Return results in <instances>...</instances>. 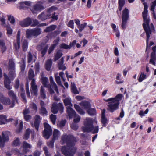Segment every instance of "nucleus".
I'll return each mask as SVG.
<instances>
[{
	"label": "nucleus",
	"mask_w": 156,
	"mask_h": 156,
	"mask_svg": "<svg viewBox=\"0 0 156 156\" xmlns=\"http://www.w3.org/2000/svg\"><path fill=\"white\" fill-rule=\"evenodd\" d=\"M40 96L43 99H44L46 98V95L44 92V89L42 86H41L40 90Z\"/></svg>",
	"instance_id": "nucleus-48"
},
{
	"label": "nucleus",
	"mask_w": 156,
	"mask_h": 156,
	"mask_svg": "<svg viewBox=\"0 0 156 156\" xmlns=\"http://www.w3.org/2000/svg\"><path fill=\"white\" fill-rule=\"evenodd\" d=\"M55 140L52 139L51 141L47 143V146L50 148H53L54 147V143Z\"/></svg>",
	"instance_id": "nucleus-60"
},
{
	"label": "nucleus",
	"mask_w": 156,
	"mask_h": 156,
	"mask_svg": "<svg viewBox=\"0 0 156 156\" xmlns=\"http://www.w3.org/2000/svg\"><path fill=\"white\" fill-rule=\"evenodd\" d=\"M20 80L18 78L16 79L15 81V83L14 85V88L16 90H17L20 86Z\"/></svg>",
	"instance_id": "nucleus-45"
},
{
	"label": "nucleus",
	"mask_w": 156,
	"mask_h": 156,
	"mask_svg": "<svg viewBox=\"0 0 156 156\" xmlns=\"http://www.w3.org/2000/svg\"><path fill=\"white\" fill-rule=\"evenodd\" d=\"M41 32L39 28L28 29L26 31V37L29 39H31L33 37H36L41 34Z\"/></svg>",
	"instance_id": "nucleus-4"
},
{
	"label": "nucleus",
	"mask_w": 156,
	"mask_h": 156,
	"mask_svg": "<svg viewBox=\"0 0 156 156\" xmlns=\"http://www.w3.org/2000/svg\"><path fill=\"white\" fill-rule=\"evenodd\" d=\"M33 55L31 52H28L27 55V62L28 63H30L33 60Z\"/></svg>",
	"instance_id": "nucleus-58"
},
{
	"label": "nucleus",
	"mask_w": 156,
	"mask_h": 156,
	"mask_svg": "<svg viewBox=\"0 0 156 156\" xmlns=\"http://www.w3.org/2000/svg\"><path fill=\"white\" fill-rule=\"evenodd\" d=\"M78 140L73 135H69V156H73L76 151L75 147Z\"/></svg>",
	"instance_id": "nucleus-2"
},
{
	"label": "nucleus",
	"mask_w": 156,
	"mask_h": 156,
	"mask_svg": "<svg viewBox=\"0 0 156 156\" xmlns=\"http://www.w3.org/2000/svg\"><path fill=\"white\" fill-rule=\"evenodd\" d=\"M52 112L54 114H57L59 112L61 114L64 111V107L62 103L55 102L52 104L51 109Z\"/></svg>",
	"instance_id": "nucleus-7"
},
{
	"label": "nucleus",
	"mask_w": 156,
	"mask_h": 156,
	"mask_svg": "<svg viewBox=\"0 0 156 156\" xmlns=\"http://www.w3.org/2000/svg\"><path fill=\"white\" fill-rule=\"evenodd\" d=\"M32 89L31 90V93L32 94H33L34 95L37 96V86H32Z\"/></svg>",
	"instance_id": "nucleus-38"
},
{
	"label": "nucleus",
	"mask_w": 156,
	"mask_h": 156,
	"mask_svg": "<svg viewBox=\"0 0 156 156\" xmlns=\"http://www.w3.org/2000/svg\"><path fill=\"white\" fill-rule=\"evenodd\" d=\"M66 123V120H62L59 122L57 123V125L59 127L62 128L65 126Z\"/></svg>",
	"instance_id": "nucleus-55"
},
{
	"label": "nucleus",
	"mask_w": 156,
	"mask_h": 156,
	"mask_svg": "<svg viewBox=\"0 0 156 156\" xmlns=\"http://www.w3.org/2000/svg\"><path fill=\"white\" fill-rule=\"evenodd\" d=\"M20 145V142L19 138H16L12 143L11 145L13 147H19Z\"/></svg>",
	"instance_id": "nucleus-37"
},
{
	"label": "nucleus",
	"mask_w": 156,
	"mask_h": 156,
	"mask_svg": "<svg viewBox=\"0 0 156 156\" xmlns=\"http://www.w3.org/2000/svg\"><path fill=\"white\" fill-rule=\"evenodd\" d=\"M0 48L2 53L6 50L7 48L5 45V43L3 40H0Z\"/></svg>",
	"instance_id": "nucleus-25"
},
{
	"label": "nucleus",
	"mask_w": 156,
	"mask_h": 156,
	"mask_svg": "<svg viewBox=\"0 0 156 156\" xmlns=\"http://www.w3.org/2000/svg\"><path fill=\"white\" fill-rule=\"evenodd\" d=\"M41 82L42 84L44 86H46L48 82V78L46 77H42L41 78Z\"/></svg>",
	"instance_id": "nucleus-54"
},
{
	"label": "nucleus",
	"mask_w": 156,
	"mask_h": 156,
	"mask_svg": "<svg viewBox=\"0 0 156 156\" xmlns=\"http://www.w3.org/2000/svg\"><path fill=\"white\" fill-rule=\"evenodd\" d=\"M143 4L144 5V10L142 12V15L143 21L144 23L143 24V26L147 35L146 42L147 48L150 35L151 34L152 31H155V28L152 23H151L150 25H149L150 20L149 18L147 17L148 6L147 3L144 2L143 3Z\"/></svg>",
	"instance_id": "nucleus-1"
},
{
	"label": "nucleus",
	"mask_w": 156,
	"mask_h": 156,
	"mask_svg": "<svg viewBox=\"0 0 156 156\" xmlns=\"http://www.w3.org/2000/svg\"><path fill=\"white\" fill-rule=\"evenodd\" d=\"M8 71L15 70V65L13 60L12 59L9 60L8 63Z\"/></svg>",
	"instance_id": "nucleus-21"
},
{
	"label": "nucleus",
	"mask_w": 156,
	"mask_h": 156,
	"mask_svg": "<svg viewBox=\"0 0 156 156\" xmlns=\"http://www.w3.org/2000/svg\"><path fill=\"white\" fill-rule=\"evenodd\" d=\"M74 107L77 112L81 115H83L85 114L84 111L78 105L75 104Z\"/></svg>",
	"instance_id": "nucleus-32"
},
{
	"label": "nucleus",
	"mask_w": 156,
	"mask_h": 156,
	"mask_svg": "<svg viewBox=\"0 0 156 156\" xmlns=\"http://www.w3.org/2000/svg\"><path fill=\"white\" fill-rule=\"evenodd\" d=\"M50 118L53 124H55L56 119V115L51 114L50 115Z\"/></svg>",
	"instance_id": "nucleus-53"
},
{
	"label": "nucleus",
	"mask_w": 156,
	"mask_h": 156,
	"mask_svg": "<svg viewBox=\"0 0 156 156\" xmlns=\"http://www.w3.org/2000/svg\"><path fill=\"white\" fill-rule=\"evenodd\" d=\"M34 70L31 68H30L28 72V77L29 80H31L34 76Z\"/></svg>",
	"instance_id": "nucleus-36"
},
{
	"label": "nucleus",
	"mask_w": 156,
	"mask_h": 156,
	"mask_svg": "<svg viewBox=\"0 0 156 156\" xmlns=\"http://www.w3.org/2000/svg\"><path fill=\"white\" fill-rule=\"evenodd\" d=\"M87 112L90 115H95L96 111L95 109L90 108L87 111Z\"/></svg>",
	"instance_id": "nucleus-56"
},
{
	"label": "nucleus",
	"mask_w": 156,
	"mask_h": 156,
	"mask_svg": "<svg viewBox=\"0 0 156 156\" xmlns=\"http://www.w3.org/2000/svg\"><path fill=\"white\" fill-rule=\"evenodd\" d=\"M122 20H128L129 17V11L125 8L122 11Z\"/></svg>",
	"instance_id": "nucleus-19"
},
{
	"label": "nucleus",
	"mask_w": 156,
	"mask_h": 156,
	"mask_svg": "<svg viewBox=\"0 0 156 156\" xmlns=\"http://www.w3.org/2000/svg\"><path fill=\"white\" fill-rule=\"evenodd\" d=\"M14 151L15 154L17 156H22L23 155L26 154H25V153L23 151L21 152L20 150L17 148H16L14 150Z\"/></svg>",
	"instance_id": "nucleus-52"
},
{
	"label": "nucleus",
	"mask_w": 156,
	"mask_h": 156,
	"mask_svg": "<svg viewBox=\"0 0 156 156\" xmlns=\"http://www.w3.org/2000/svg\"><path fill=\"white\" fill-rule=\"evenodd\" d=\"M7 30V34L8 35H11L12 34L13 30L11 28L9 25H7L6 27Z\"/></svg>",
	"instance_id": "nucleus-57"
},
{
	"label": "nucleus",
	"mask_w": 156,
	"mask_h": 156,
	"mask_svg": "<svg viewBox=\"0 0 156 156\" xmlns=\"http://www.w3.org/2000/svg\"><path fill=\"white\" fill-rule=\"evenodd\" d=\"M60 143L62 145H64L65 144L66 145H68V135L66 134H64L61 137Z\"/></svg>",
	"instance_id": "nucleus-20"
},
{
	"label": "nucleus",
	"mask_w": 156,
	"mask_h": 156,
	"mask_svg": "<svg viewBox=\"0 0 156 156\" xmlns=\"http://www.w3.org/2000/svg\"><path fill=\"white\" fill-rule=\"evenodd\" d=\"M63 102L64 105L66 106H67L66 107V112L67 113L66 117L68 118V98H67L63 100Z\"/></svg>",
	"instance_id": "nucleus-46"
},
{
	"label": "nucleus",
	"mask_w": 156,
	"mask_h": 156,
	"mask_svg": "<svg viewBox=\"0 0 156 156\" xmlns=\"http://www.w3.org/2000/svg\"><path fill=\"white\" fill-rule=\"evenodd\" d=\"M62 154L65 156H68V145L62 146L61 149Z\"/></svg>",
	"instance_id": "nucleus-27"
},
{
	"label": "nucleus",
	"mask_w": 156,
	"mask_h": 156,
	"mask_svg": "<svg viewBox=\"0 0 156 156\" xmlns=\"http://www.w3.org/2000/svg\"><path fill=\"white\" fill-rule=\"evenodd\" d=\"M32 22L31 19L29 17H28L23 21H20V24L22 27H27L30 25Z\"/></svg>",
	"instance_id": "nucleus-14"
},
{
	"label": "nucleus",
	"mask_w": 156,
	"mask_h": 156,
	"mask_svg": "<svg viewBox=\"0 0 156 156\" xmlns=\"http://www.w3.org/2000/svg\"><path fill=\"white\" fill-rule=\"evenodd\" d=\"M146 75L144 74V73H141L138 79V81L139 82H142L144 79L146 78Z\"/></svg>",
	"instance_id": "nucleus-63"
},
{
	"label": "nucleus",
	"mask_w": 156,
	"mask_h": 156,
	"mask_svg": "<svg viewBox=\"0 0 156 156\" xmlns=\"http://www.w3.org/2000/svg\"><path fill=\"white\" fill-rule=\"evenodd\" d=\"M71 92L75 94H78L79 93V92L74 83H73L72 82H71Z\"/></svg>",
	"instance_id": "nucleus-29"
},
{
	"label": "nucleus",
	"mask_w": 156,
	"mask_h": 156,
	"mask_svg": "<svg viewBox=\"0 0 156 156\" xmlns=\"http://www.w3.org/2000/svg\"><path fill=\"white\" fill-rule=\"evenodd\" d=\"M156 60V55L154 52H152L151 55V59L149 63L154 66L156 65L155 61Z\"/></svg>",
	"instance_id": "nucleus-24"
},
{
	"label": "nucleus",
	"mask_w": 156,
	"mask_h": 156,
	"mask_svg": "<svg viewBox=\"0 0 156 156\" xmlns=\"http://www.w3.org/2000/svg\"><path fill=\"white\" fill-rule=\"evenodd\" d=\"M7 116L4 115H0V125L5 124L6 123Z\"/></svg>",
	"instance_id": "nucleus-28"
},
{
	"label": "nucleus",
	"mask_w": 156,
	"mask_h": 156,
	"mask_svg": "<svg viewBox=\"0 0 156 156\" xmlns=\"http://www.w3.org/2000/svg\"><path fill=\"white\" fill-rule=\"evenodd\" d=\"M44 129L42 132L43 136L45 139H48L52 134V129L50 126L46 122L44 123Z\"/></svg>",
	"instance_id": "nucleus-8"
},
{
	"label": "nucleus",
	"mask_w": 156,
	"mask_h": 156,
	"mask_svg": "<svg viewBox=\"0 0 156 156\" xmlns=\"http://www.w3.org/2000/svg\"><path fill=\"white\" fill-rule=\"evenodd\" d=\"M21 63L20 66L21 72H23L25 70L26 67V62L25 60L23 58L21 60Z\"/></svg>",
	"instance_id": "nucleus-39"
},
{
	"label": "nucleus",
	"mask_w": 156,
	"mask_h": 156,
	"mask_svg": "<svg viewBox=\"0 0 156 156\" xmlns=\"http://www.w3.org/2000/svg\"><path fill=\"white\" fill-rule=\"evenodd\" d=\"M62 55V53L60 51H58L57 52L54 57V61H56L58 60Z\"/></svg>",
	"instance_id": "nucleus-42"
},
{
	"label": "nucleus",
	"mask_w": 156,
	"mask_h": 156,
	"mask_svg": "<svg viewBox=\"0 0 156 156\" xmlns=\"http://www.w3.org/2000/svg\"><path fill=\"white\" fill-rule=\"evenodd\" d=\"M71 105V103L69 101V118H74L73 120L74 122L78 123L80 120V117L76 114L74 110L69 107L70 105Z\"/></svg>",
	"instance_id": "nucleus-10"
},
{
	"label": "nucleus",
	"mask_w": 156,
	"mask_h": 156,
	"mask_svg": "<svg viewBox=\"0 0 156 156\" xmlns=\"http://www.w3.org/2000/svg\"><path fill=\"white\" fill-rule=\"evenodd\" d=\"M55 77L56 82L58 85H61V81L60 78V76L58 75V74H55Z\"/></svg>",
	"instance_id": "nucleus-61"
},
{
	"label": "nucleus",
	"mask_w": 156,
	"mask_h": 156,
	"mask_svg": "<svg viewBox=\"0 0 156 156\" xmlns=\"http://www.w3.org/2000/svg\"><path fill=\"white\" fill-rule=\"evenodd\" d=\"M4 87L8 90H10L12 88V87L10 86L11 82V79L6 73H4Z\"/></svg>",
	"instance_id": "nucleus-12"
},
{
	"label": "nucleus",
	"mask_w": 156,
	"mask_h": 156,
	"mask_svg": "<svg viewBox=\"0 0 156 156\" xmlns=\"http://www.w3.org/2000/svg\"><path fill=\"white\" fill-rule=\"evenodd\" d=\"M50 82L53 88H54V90L57 92H58V87L54 81L53 77L52 76H50L49 77Z\"/></svg>",
	"instance_id": "nucleus-33"
},
{
	"label": "nucleus",
	"mask_w": 156,
	"mask_h": 156,
	"mask_svg": "<svg viewBox=\"0 0 156 156\" xmlns=\"http://www.w3.org/2000/svg\"><path fill=\"white\" fill-rule=\"evenodd\" d=\"M32 133V131L30 129H27L23 136V138L25 140H28L30 138V133Z\"/></svg>",
	"instance_id": "nucleus-22"
},
{
	"label": "nucleus",
	"mask_w": 156,
	"mask_h": 156,
	"mask_svg": "<svg viewBox=\"0 0 156 156\" xmlns=\"http://www.w3.org/2000/svg\"><path fill=\"white\" fill-rule=\"evenodd\" d=\"M48 111L45 107L41 108L40 109L39 113L44 116L48 115Z\"/></svg>",
	"instance_id": "nucleus-40"
},
{
	"label": "nucleus",
	"mask_w": 156,
	"mask_h": 156,
	"mask_svg": "<svg viewBox=\"0 0 156 156\" xmlns=\"http://www.w3.org/2000/svg\"><path fill=\"white\" fill-rule=\"evenodd\" d=\"M10 132L9 131H3L0 135V148H3L5 145V143L9 140V135Z\"/></svg>",
	"instance_id": "nucleus-6"
},
{
	"label": "nucleus",
	"mask_w": 156,
	"mask_h": 156,
	"mask_svg": "<svg viewBox=\"0 0 156 156\" xmlns=\"http://www.w3.org/2000/svg\"><path fill=\"white\" fill-rule=\"evenodd\" d=\"M123 96L122 94H119L117 95L115 98H111L115 101H117L119 102V101L122 99Z\"/></svg>",
	"instance_id": "nucleus-47"
},
{
	"label": "nucleus",
	"mask_w": 156,
	"mask_h": 156,
	"mask_svg": "<svg viewBox=\"0 0 156 156\" xmlns=\"http://www.w3.org/2000/svg\"><path fill=\"white\" fill-rule=\"evenodd\" d=\"M52 8V7H51V8L49 9V10H48V11H44L40 14L38 16V19L42 21H44L48 18L51 17L50 16L51 14L50 13V11Z\"/></svg>",
	"instance_id": "nucleus-11"
},
{
	"label": "nucleus",
	"mask_w": 156,
	"mask_h": 156,
	"mask_svg": "<svg viewBox=\"0 0 156 156\" xmlns=\"http://www.w3.org/2000/svg\"><path fill=\"white\" fill-rule=\"evenodd\" d=\"M43 3L41 2H38L37 3L34 5L30 9L31 11L33 14H37L45 9L43 5Z\"/></svg>",
	"instance_id": "nucleus-9"
},
{
	"label": "nucleus",
	"mask_w": 156,
	"mask_h": 156,
	"mask_svg": "<svg viewBox=\"0 0 156 156\" xmlns=\"http://www.w3.org/2000/svg\"><path fill=\"white\" fill-rule=\"evenodd\" d=\"M21 32L20 30L18 31L16 37V42L14 43V47L15 50L17 51L20 48V35Z\"/></svg>",
	"instance_id": "nucleus-15"
},
{
	"label": "nucleus",
	"mask_w": 156,
	"mask_h": 156,
	"mask_svg": "<svg viewBox=\"0 0 156 156\" xmlns=\"http://www.w3.org/2000/svg\"><path fill=\"white\" fill-rule=\"evenodd\" d=\"M8 94L9 96L12 99V105L10 106L12 108L15 105L14 102L16 100V97L13 90H10L9 91H8Z\"/></svg>",
	"instance_id": "nucleus-18"
},
{
	"label": "nucleus",
	"mask_w": 156,
	"mask_h": 156,
	"mask_svg": "<svg viewBox=\"0 0 156 156\" xmlns=\"http://www.w3.org/2000/svg\"><path fill=\"white\" fill-rule=\"evenodd\" d=\"M48 48V46L47 45H46L42 49L41 53V57H43L45 55Z\"/></svg>",
	"instance_id": "nucleus-51"
},
{
	"label": "nucleus",
	"mask_w": 156,
	"mask_h": 156,
	"mask_svg": "<svg viewBox=\"0 0 156 156\" xmlns=\"http://www.w3.org/2000/svg\"><path fill=\"white\" fill-rule=\"evenodd\" d=\"M32 2L30 1H25L20 2V5L22 8L25 7L24 5L28 6H30L31 5Z\"/></svg>",
	"instance_id": "nucleus-44"
},
{
	"label": "nucleus",
	"mask_w": 156,
	"mask_h": 156,
	"mask_svg": "<svg viewBox=\"0 0 156 156\" xmlns=\"http://www.w3.org/2000/svg\"><path fill=\"white\" fill-rule=\"evenodd\" d=\"M125 0H119L118 2V9L121 11L125 4Z\"/></svg>",
	"instance_id": "nucleus-43"
},
{
	"label": "nucleus",
	"mask_w": 156,
	"mask_h": 156,
	"mask_svg": "<svg viewBox=\"0 0 156 156\" xmlns=\"http://www.w3.org/2000/svg\"><path fill=\"white\" fill-rule=\"evenodd\" d=\"M0 101L3 105H9L11 104V100L9 98L5 97L3 94H0Z\"/></svg>",
	"instance_id": "nucleus-13"
},
{
	"label": "nucleus",
	"mask_w": 156,
	"mask_h": 156,
	"mask_svg": "<svg viewBox=\"0 0 156 156\" xmlns=\"http://www.w3.org/2000/svg\"><path fill=\"white\" fill-rule=\"evenodd\" d=\"M43 150L44 152L45 156H51L50 154L49 153L48 149L46 146H45L43 147Z\"/></svg>",
	"instance_id": "nucleus-64"
},
{
	"label": "nucleus",
	"mask_w": 156,
	"mask_h": 156,
	"mask_svg": "<svg viewBox=\"0 0 156 156\" xmlns=\"http://www.w3.org/2000/svg\"><path fill=\"white\" fill-rule=\"evenodd\" d=\"M8 76L11 80H13L16 77V70L9 71Z\"/></svg>",
	"instance_id": "nucleus-35"
},
{
	"label": "nucleus",
	"mask_w": 156,
	"mask_h": 156,
	"mask_svg": "<svg viewBox=\"0 0 156 156\" xmlns=\"http://www.w3.org/2000/svg\"><path fill=\"white\" fill-rule=\"evenodd\" d=\"M41 118L39 115H36L34 118V126L37 131L38 130Z\"/></svg>",
	"instance_id": "nucleus-16"
},
{
	"label": "nucleus",
	"mask_w": 156,
	"mask_h": 156,
	"mask_svg": "<svg viewBox=\"0 0 156 156\" xmlns=\"http://www.w3.org/2000/svg\"><path fill=\"white\" fill-rule=\"evenodd\" d=\"M52 62L51 59L48 60L46 62L45 64V68L46 70L49 71L52 65Z\"/></svg>",
	"instance_id": "nucleus-23"
},
{
	"label": "nucleus",
	"mask_w": 156,
	"mask_h": 156,
	"mask_svg": "<svg viewBox=\"0 0 156 156\" xmlns=\"http://www.w3.org/2000/svg\"><path fill=\"white\" fill-rule=\"evenodd\" d=\"M60 135V131L56 129H55L53 131L52 139L55 140H58Z\"/></svg>",
	"instance_id": "nucleus-26"
},
{
	"label": "nucleus",
	"mask_w": 156,
	"mask_h": 156,
	"mask_svg": "<svg viewBox=\"0 0 156 156\" xmlns=\"http://www.w3.org/2000/svg\"><path fill=\"white\" fill-rule=\"evenodd\" d=\"M104 100L106 102H109L107 105V110L109 111L113 112L118 108L119 102L118 101L112 99L111 98L107 100L104 99Z\"/></svg>",
	"instance_id": "nucleus-5"
},
{
	"label": "nucleus",
	"mask_w": 156,
	"mask_h": 156,
	"mask_svg": "<svg viewBox=\"0 0 156 156\" xmlns=\"http://www.w3.org/2000/svg\"><path fill=\"white\" fill-rule=\"evenodd\" d=\"M56 27V25H52L46 27L44 30V31L46 33L51 32L55 30Z\"/></svg>",
	"instance_id": "nucleus-34"
},
{
	"label": "nucleus",
	"mask_w": 156,
	"mask_h": 156,
	"mask_svg": "<svg viewBox=\"0 0 156 156\" xmlns=\"http://www.w3.org/2000/svg\"><path fill=\"white\" fill-rule=\"evenodd\" d=\"M22 147L23 148V152L25 154H27V152L29 151V149H30L32 147L30 144L24 141L23 142Z\"/></svg>",
	"instance_id": "nucleus-17"
},
{
	"label": "nucleus",
	"mask_w": 156,
	"mask_h": 156,
	"mask_svg": "<svg viewBox=\"0 0 156 156\" xmlns=\"http://www.w3.org/2000/svg\"><path fill=\"white\" fill-rule=\"evenodd\" d=\"M87 24L86 23H84L80 25V26L77 27L78 28L79 30V31L80 32H81L83 30V29L86 26Z\"/></svg>",
	"instance_id": "nucleus-62"
},
{
	"label": "nucleus",
	"mask_w": 156,
	"mask_h": 156,
	"mask_svg": "<svg viewBox=\"0 0 156 156\" xmlns=\"http://www.w3.org/2000/svg\"><path fill=\"white\" fill-rule=\"evenodd\" d=\"M8 20L10 21V23L12 24H13L15 22V20L14 17L11 15H8Z\"/></svg>",
	"instance_id": "nucleus-59"
},
{
	"label": "nucleus",
	"mask_w": 156,
	"mask_h": 156,
	"mask_svg": "<svg viewBox=\"0 0 156 156\" xmlns=\"http://www.w3.org/2000/svg\"><path fill=\"white\" fill-rule=\"evenodd\" d=\"M28 42L27 40H24L22 44V50L24 52H26L28 48Z\"/></svg>",
	"instance_id": "nucleus-31"
},
{
	"label": "nucleus",
	"mask_w": 156,
	"mask_h": 156,
	"mask_svg": "<svg viewBox=\"0 0 156 156\" xmlns=\"http://www.w3.org/2000/svg\"><path fill=\"white\" fill-rule=\"evenodd\" d=\"M23 127V122L22 121H21L20 123L18 128L16 129V133H19L22 130Z\"/></svg>",
	"instance_id": "nucleus-49"
},
{
	"label": "nucleus",
	"mask_w": 156,
	"mask_h": 156,
	"mask_svg": "<svg viewBox=\"0 0 156 156\" xmlns=\"http://www.w3.org/2000/svg\"><path fill=\"white\" fill-rule=\"evenodd\" d=\"M80 104L81 106L83 107L85 109H88L91 107L90 103L86 101H82L80 103Z\"/></svg>",
	"instance_id": "nucleus-30"
},
{
	"label": "nucleus",
	"mask_w": 156,
	"mask_h": 156,
	"mask_svg": "<svg viewBox=\"0 0 156 156\" xmlns=\"http://www.w3.org/2000/svg\"><path fill=\"white\" fill-rule=\"evenodd\" d=\"M105 110H104L102 111L101 114V121L102 123L103 124H105L106 123L107 121V119L105 117Z\"/></svg>",
	"instance_id": "nucleus-41"
},
{
	"label": "nucleus",
	"mask_w": 156,
	"mask_h": 156,
	"mask_svg": "<svg viewBox=\"0 0 156 156\" xmlns=\"http://www.w3.org/2000/svg\"><path fill=\"white\" fill-rule=\"evenodd\" d=\"M93 119L86 118L83 122L84 126L82 127V130L83 132L89 133L93 130L94 129Z\"/></svg>",
	"instance_id": "nucleus-3"
},
{
	"label": "nucleus",
	"mask_w": 156,
	"mask_h": 156,
	"mask_svg": "<svg viewBox=\"0 0 156 156\" xmlns=\"http://www.w3.org/2000/svg\"><path fill=\"white\" fill-rule=\"evenodd\" d=\"M35 73L36 74L40 72V65L39 62H36L34 65Z\"/></svg>",
	"instance_id": "nucleus-50"
}]
</instances>
